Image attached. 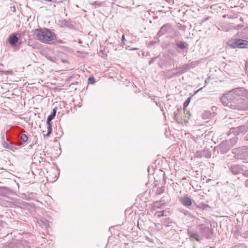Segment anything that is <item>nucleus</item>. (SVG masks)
I'll return each mask as SVG.
<instances>
[{"label": "nucleus", "mask_w": 248, "mask_h": 248, "mask_svg": "<svg viewBox=\"0 0 248 248\" xmlns=\"http://www.w3.org/2000/svg\"><path fill=\"white\" fill-rule=\"evenodd\" d=\"M34 34L37 39L43 43H47L54 40L56 38L55 33L47 28L36 29Z\"/></svg>", "instance_id": "obj_1"}, {"label": "nucleus", "mask_w": 248, "mask_h": 248, "mask_svg": "<svg viewBox=\"0 0 248 248\" xmlns=\"http://www.w3.org/2000/svg\"><path fill=\"white\" fill-rule=\"evenodd\" d=\"M234 158L236 159L240 160L248 159V147L243 146L239 148L237 153L234 155Z\"/></svg>", "instance_id": "obj_2"}, {"label": "nucleus", "mask_w": 248, "mask_h": 248, "mask_svg": "<svg viewBox=\"0 0 248 248\" xmlns=\"http://www.w3.org/2000/svg\"><path fill=\"white\" fill-rule=\"evenodd\" d=\"M186 113L182 111L181 110H179L177 109L176 111L174 112V120L177 121L178 123L183 124V122L187 121L186 117L185 116Z\"/></svg>", "instance_id": "obj_3"}, {"label": "nucleus", "mask_w": 248, "mask_h": 248, "mask_svg": "<svg viewBox=\"0 0 248 248\" xmlns=\"http://www.w3.org/2000/svg\"><path fill=\"white\" fill-rule=\"evenodd\" d=\"M27 141V140H18L17 143H13V142H11L10 144H9L6 142L5 140H3L1 144L3 147L14 151V150L17 149L16 146L22 144V142H26Z\"/></svg>", "instance_id": "obj_4"}, {"label": "nucleus", "mask_w": 248, "mask_h": 248, "mask_svg": "<svg viewBox=\"0 0 248 248\" xmlns=\"http://www.w3.org/2000/svg\"><path fill=\"white\" fill-rule=\"evenodd\" d=\"M171 29V27L170 24L167 23L163 25L158 31L157 34V36L158 37H160L162 35H165L166 33L170 31Z\"/></svg>", "instance_id": "obj_5"}, {"label": "nucleus", "mask_w": 248, "mask_h": 248, "mask_svg": "<svg viewBox=\"0 0 248 248\" xmlns=\"http://www.w3.org/2000/svg\"><path fill=\"white\" fill-rule=\"evenodd\" d=\"M229 170L234 175H238L243 171V166L239 165H232L229 167Z\"/></svg>", "instance_id": "obj_6"}, {"label": "nucleus", "mask_w": 248, "mask_h": 248, "mask_svg": "<svg viewBox=\"0 0 248 248\" xmlns=\"http://www.w3.org/2000/svg\"><path fill=\"white\" fill-rule=\"evenodd\" d=\"M246 127L244 125H241L236 128H231L229 135H237L241 133L242 134L246 132Z\"/></svg>", "instance_id": "obj_7"}, {"label": "nucleus", "mask_w": 248, "mask_h": 248, "mask_svg": "<svg viewBox=\"0 0 248 248\" xmlns=\"http://www.w3.org/2000/svg\"><path fill=\"white\" fill-rule=\"evenodd\" d=\"M220 152L222 153H226L230 149V144L228 140H223L219 144Z\"/></svg>", "instance_id": "obj_8"}, {"label": "nucleus", "mask_w": 248, "mask_h": 248, "mask_svg": "<svg viewBox=\"0 0 248 248\" xmlns=\"http://www.w3.org/2000/svg\"><path fill=\"white\" fill-rule=\"evenodd\" d=\"M191 67V65L190 64H185L182 66L179 67L178 68V71L177 72L173 73V74L175 75H179L184 73L187 70L189 69Z\"/></svg>", "instance_id": "obj_9"}, {"label": "nucleus", "mask_w": 248, "mask_h": 248, "mask_svg": "<svg viewBox=\"0 0 248 248\" xmlns=\"http://www.w3.org/2000/svg\"><path fill=\"white\" fill-rule=\"evenodd\" d=\"M180 201L182 204L186 207H189L192 204L191 199L187 196L181 197Z\"/></svg>", "instance_id": "obj_10"}, {"label": "nucleus", "mask_w": 248, "mask_h": 248, "mask_svg": "<svg viewBox=\"0 0 248 248\" xmlns=\"http://www.w3.org/2000/svg\"><path fill=\"white\" fill-rule=\"evenodd\" d=\"M0 204L3 207H12L15 205V204L10 201L6 199V198H3L0 199Z\"/></svg>", "instance_id": "obj_11"}, {"label": "nucleus", "mask_w": 248, "mask_h": 248, "mask_svg": "<svg viewBox=\"0 0 248 248\" xmlns=\"http://www.w3.org/2000/svg\"><path fill=\"white\" fill-rule=\"evenodd\" d=\"M19 38L15 34L10 35L8 38V42L11 46H14L18 42Z\"/></svg>", "instance_id": "obj_12"}, {"label": "nucleus", "mask_w": 248, "mask_h": 248, "mask_svg": "<svg viewBox=\"0 0 248 248\" xmlns=\"http://www.w3.org/2000/svg\"><path fill=\"white\" fill-rule=\"evenodd\" d=\"M224 96L226 97L227 99H229V101H231L232 103H235L236 101V96H234L233 94V92L232 91L228 92L227 93L223 95Z\"/></svg>", "instance_id": "obj_13"}, {"label": "nucleus", "mask_w": 248, "mask_h": 248, "mask_svg": "<svg viewBox=\"0 0 248 248\" xmlns=\"http://www.w3.org/2000/svg\"><path fill=\"white\" fill-rule=\"evenodd\" d=\"M187 234L191 240L195 239L197 241H199L201 240L199 234L197 232L188 230Z\"/></svg>", "instance_id": "obj_14"}, {"label": "nucleus", "mask_w": 248, "mask_h": 248, "mask_svg": "<svg viewBox=\"0 0 248 248\" xmlns=\"http://www.w3.org/2000/svg\"><path fill=\"white\" fill-rule=\"evenodd\" d=\"M233 94L236 96V99L238 100V97H240L243 93L244 89L241 88H235L232 90Z\"/></svg>", "instance_id": "obj_15"}, {"label": "nucleus", "mask_w": 248, "mask_h": 248, "mask_svg": "<svg viewBox=\"0 0 248 248\" xmlns=\"http://www.w3.org/2000/svg\"><path fill=\"white\" fill-rule=\"evenodd\" d=\"M58 24L62 28L67 27L70 28L72 27L71 23L66 20L59 21Z\"/></svg>", "instance_id": "obj_16"}, {"label": "nucleus", "mask_w": 248, "mask_h": 248, "mask_svg": "<svg viewBox=\"0 0 248 248\" xmlns=\"http://www.w3.org/2000/svg\"><path fill=\"white\" fill-rule=\"evenodd\" d=\"M239 39H232L228 42V45L231 47L236 48H238Z\"/></svg>", "instance_id": "obj_17"}, {"label": "nucleus", "mask_w": 248, "mask_h": 248, "mask_svg": "<svg viewBox=\"0 0 248 248\" xmlns=\"http://www.w3.org/2000/svg\"><path fill=\"white\" fill-rule=\"evenodd\" d=\"M220 101L222 103V104L225 106L232 107V104L231 101H229V99H227L226 97L223 95L220 98Z\"/></svg>", "instance_id": "obj_18"}, {"label": "nucleus", "mask_w": 248, "mask_h": 248, "mask_svg": "<svg viewBox=\"0 0 248 248\" xmlns=\"http://www.w3.org/2000/svg\"><path fill=\"white\" fill-rule=\"evenodd\" d=\"M238 48H248V41L247 40L239 39Z\"/></svg>", "instance_id": "obj_19"}, {"label": "nucleus", "mask_w": 248, "mask_h": 248, "mask_svg": "<svg viewBox=\"0 0 248 248\" xmlns=\"http://www.w3.org/2000/svg\"><path fill=\"white\" fill-rule=\"evenodd\" d=\"M56 114V108H54L51 114L48 116L46 120V123L50 122L55 117Z\"/></svg>", "instance_id": "obj_20"}, {"label": "nucleus", "mask_w": 248, "mask_h": 248, "mask_svg": "<svg viewBox=\"0 0 248 248\" xmlns=\"http://www.w3.org/2000/svg\"><path fill=\"white\" fill-rule=\"evenodd\" d=\"M186 46H187V44L182 41H180L176 44V46L181 49H185L186 47Z\"/></svg>", "instance_id": "obj_21"}, {"label": "nucleus", "mask_w": 248, "mask_h": 248, "mask_svg": "<svg viewBox=\"0 0 248 248\" xmlns=\"http://www.w3.org/2000/svg\"><path fill=\"white\" fill-rule=\"evenodd\" d=\"M198 229L202 232H204L206 231L207 227L204 224H202L197 226Z\"/></svg>", "instance_id": "obj_22"}, {"label": "nucleus", "mask_w": 248, "mask_h": 248, "mask_svg": "<svg viewBox=\"0 0 248 248\" xmlns=\"http://www.w3.org/2000/svg\"><path fill=\"white\" fill-rule=\"evenodd\" d=\"M205 152V151H203V150L202 152H201V151L197 152L195 154V156L196 157H199V158L202 157V156H203V155L204 154Z\"/></svg>", "instance_id": "obj_23"}, {"label": "nucleus", "mask_w": 248, "mask_h": 248, "mask_svg": "<svg viewBox=\"0 0 248 248\" xmlns=\"http://www.w3.org/2000/svg\"><path fill=\"white\" fill-rule=\"evenodd\" d=\"M47 125V133L46 135H49L52 132V127H51V124L50 122L49 123H46Z\"/></svg>", "instance_id": "obj_24"}, {"label": "nucleus", "mask_w": 248, "mask_h": 248, "mask_svg": "<svg viewBox=\"0 0 248 248\" xmlns=\"http://www.w3.org/2000/svg\"><path fill=\"white\" fill-rule=\"evenodd\" d=\"M164 211H157L155 213V216H157L158 217L164 216Z\"/></svg>", "instance_id": "obj_25"}, {"label": "nucleus", "mask_w": 248, "mask_h": 248, "mask_svg": "<svg viewBox=\"0 0 248 248\" xmlns=\"http://www.w3.org/2000/svg\"><path fill=\"white\" fill-rule=\"evenodd\" d=\"M190 100H191L190 97H188L186 99V100L185 101V102L184 103V108L187 107L188 106V105L190 102Z\"/></svg>", "instance_id": "obj_26"}, {"label": "nucleus", "mask_w": 248, "mask_h": 248, "mask_svg": "<svg viewBox=\"0 0 248 248\" xmlns=\"http://www.w3.org/2000/svg\"><path fill=\"white\" fill-rule=\"evenodd\" d=\"M203 151H205L204 154L203 155V156H205L206 158H208L211 157V153L207 150H203Z\"/></svg>", "instance_id": "obj_27"}, {"label": "nucleus", "mask_w": 248, "mask_h": 248, "mask_svg": "<svg viewBox=\"0 0 248 248\" xmlns=\"http://www.w3.org/2000/svg\"><path fill=\"white\" fill-rule=\"evenodd\" d=\"M164 189L163 187H160L158 189H157L156 191V194L157 195H161L162 193L164 192Z\"/></svg>", "instance_id": "obj_28"}, {"label": "nucleus", "mask_w": 248, "mask_h": 248, "mask_svg": "<svg viewBox=\"0 0 248 248\" xmlns=\"http://www.w3.org/2000/svg\"><path fill=\"white\" fill-rule=\"evenodd\" d=\"M88 83L93 84L94 83V79L93 77H90L88 78Z\"/></svg>", "instance_id": "obj_29"}, {"label": "nucleus", "mask_w": 248, "mask_h": 248, "mask_svg": "<svg viewBox=\"0 0 248 248\" xmlns=\"http://www.w3.org/2000/svg\"><path fill=\"white\" fill-rule=\"evenodd\" d=\"M20 140H28V137L25 134H22L21 135Z\"/></svg>", "instance_id": "obj_30"}, {"label": "nucleus", "mask_w": 248, "mask_h": 248, "mask_svg": "<svg viewBox=\"0 0 248 248\" xmlns=\"http://www.w3.org/2000/svg\"><path fill=\"white\" fill-rule=\"evenodd\" d=\"M242 173H243L244 176L246 177H248V170H243V172H242Z\"/></svg>", "instance_id": "obj_31"}, {"label": "nucleus", "mask_w": 248, "mask_h": 248, "mask_svg": "<svg viewBox=\"0 0 248 248\" xmlns=\"http://www.w3.org/2000/svg\"><path fill=\"white\" fill-rule=\"evenodd\" d=\"M165 1L167 2L168 3L170 4V5H172L174 3L173 0H165Z\"/></svg>", "instance_id": "obj_32"}, {"label": "nucleus", "mask_w": 248, "mask_h": 248, "mask_svg": "<svg viewBox=\"0 0 248 248\" xmlns=\"http://www.w3.org/2000/svg\"><path fill=\"white\" fill-rule=\"evenodd\" d=\"M47 59L50 60L51 62H54V58H52L51 57L49 56L47 57Z\"/></svg>", "instance_id": "obj_33"}, {"label": "nucleus", "mask_w": 248, "mask_h": 248, "mask_svg": "<svg viewBox=\"0 0 248 248\" xmlns=\"http://www.w3.org/2000/svg\"><path fill=\"white\" fill-rule=\"evenodd\" d=\"M155 59V58L151 59L149 62V64H151L154 62Z\"/></svg>", "instance_id": "obj_34"}, {"label": "nucleus", "mask_w": 248, "mask_h": 248, "mask_svg": "<svg viewBox=\"0 0 248 248\" xmlns=\"http://www.w3.org/2000/svg\"><path fill=\"white\" fill-rule=\"evenodd\" d=\"M0 189H4L7 190L8 189V188L6 187H2L0 188Z\"/></svg>", "instance_id": "obj_35"}, {"label": "nucleus", "mask_w": 248, "mask_h": 248, "mask_svg": "<svg viewBox=\"0 0 248 248\" xmlns=\"http://www.w3.org/2000/svg\"><path fill=\"white\" fill-rule=\"evenodd\" d=\"M245 185H246V186L248 187V179L246 181Z\"/></svg>", "instance_id": "obj_36"}, {"label": "nucleus", "mask_w": 248, "mask_h": 248, "mask_svg": "<svg viewBox=\"0 0 248 248\" xmlns=\"http://www.w3.org/2000/svg\"><path fill=\"white\" fill-rule=\"evenodd\" d=\"M202 88H201L200 89H199V90H197L195 93V94L197 93H198L200 91L202 90Z\"/></svg>", "instance_id": "obj_37"}, {"label": "nucleus", "mask_w": 248, "mask_h": 248, "mask_svg": "<svg viewBox=\"0 0 248 248\" xmlns=\"http://www.w3.org/2000/svg\"><path fill=\"white\" fill-rule=\"evenodd\" d=\"M210 116H207V115H206V116H203V118L205 119H207L208 118H209Z\"/></svg>", "instance_id": "obj_38"}, {"label": "nucleus", "mask_w": 248, "mask_h": 248, "mask_svg": "<svg viewBox=\"0 0 248 248\" xmlns=\"http://www.w3.org/2000/svg\"><path fill=\"white\" fill-rule=\"evenodd\" d=\"M189 64L190 65H191V67L194 66V64L193 62H192L190 63Z\"/></svg>", "instance_id": "obj_39"}, {"label": "nucleus", "mask_w": 248, "mask_h": 248, "mask_svg": "<svg viewBox=\"0 0 248 248\" xmlns=\"http://www.w3.org/2000/svg\"><path fill=\"white\" fill-rule=\"evenodd\" d=\"M0 248H7V247L1 245V246H0Z\"/></svg>", "instance_id": "obj_40"}, {"label": "nucleus", "mask_w": 248, "mask_h": 248, "mask_svg": "<svg viewBox=\"0 0 248 248\" xmlns=\"http://www.w3.org/2000/svg\"><path fill=\"white\" fill-rule=\"evenodd\" d=\"M124 40V35H123L122 36V41H123Z\"/></svg>", "instance_id": "obj_41"}, {"label": "nucleus", "mask_w": 248, "mask_h": 248, "mask_svg": "<svg viewBox=\"0 0 248 248\" xmlns=\"http://www.w3.org/2000/svg\"><path fill=\"white\" fill-rule=\"evenodd\" d=\"M130 50H136V49H137V48H130Z\"/></svg>", "instance_id": "obj_42"}, {"label": "nucleus", "mask_w": 248, "mask_h": 248, "mask_svg": "<svg viewBox=\"0 0 248 248\" xmlns=\"http://www.w3.org/2000/svg\"><path fill=\"white\" fill-rule=\"evenodd\" d=\"M29 147H30V148H31V147H32V145H31V144L30 145H29Z\"/></svg>", "instance_id": "obj_43"}, {"label": "nucleus", "mask_w": 248, "mask_h": 248, "mask_svg": "<svg viewBox=\"0 0 248 248\" xmlns=\"http://www.w3.org/2000/svg\"><path fill=\"white\" fill-rule=\"evenodd\" d=\"M209 113V112H205V114H208Z\"/></svg>", "instance_id": "obj_44"}]
</instances>
